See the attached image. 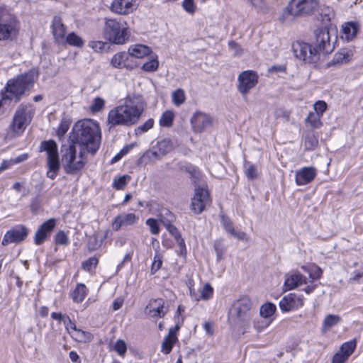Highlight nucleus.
<instances>
[{
	"label": "nucleus",
	"instance_id": "f257e3e1",
	"mask_svg": "<svg viewBox=\"0 0 363 363\" xmlns=\"http://www.w3.org/2000/svg\"><path fill=\"white\" fill-rule=\"evenodd\" d=\"M146 106L140 94L128 95L124 103L111 109L107 116V121L113 126H130L137 123Z\"/></svg>",
	"mask_w": 363,
	"mask_h": 363
},
{
	"label": "nucleus",
	"instance_id": "f03ea898",
	"mask_svg": "<svg viewBox=\"0 0 363 363\" xmlns=\"http://www.w3.org/2000/svg\"><path fill=\"white\" fill-rule=\"evenodd\" d=\"M72 142L87 153L94 154L99 147L101 130L99 124L91 119L79 121L73 128Z\"/></svg>",
	"mask_w": 363,
	"mask_h": 363
},
{
	"label": "nucleus",
	"instance_id": "7ed1b4c3",
	"mask_svg": "<svg viewBox=\"0 0 363 363\" xmlns=\"http://www.w3.org/2000/svg\"><path fill=\"white\" fill-rule=\"evenodd\" d=\"M252 301L247 296L235 301L229 313L230 325L242 334L249 331L252 320Z\"/></svg>",
	"mask_w": 363,
	"mask_h": 363
},
{
	"label": "nucleus",
	"instance_id": "20e7f679",
	"mask_svg": "<svg viewBox=\"0 0 363 363\" xmlns=\"http://www.w3.org/2000/svg\"><path fill=\"white\" fill-rule=\"evenodd\" d=\"M37 77V72L30 70L24 74H21L16 78L9 80L6 84V92L2 93L0 106L6 100H14L16 103L18 102L25 91L33 86Z\"/></svg>",
	"mask_w": 363,
	"mask_h": 363
},
{
	"label": "nucleus",
	"instance_id": "39448f33",
	"mask_svg": "<svg viewBox=\"0 0 363 363\" xmlns=\"http://www.w3.org/2000/svg\"><path fill=\"white\" fill-rule=\"evenodd\" d=\"M61 152L62 162L66 173L75 174L83 169L86 162V151L80 149L77 155L74 144H69L63 145Z\"/></svg>",
	"mask_w": 363,
	"mask_h": 363
},
{
	"label": "nucleus",
	"instance_id": "423d86ee",
	"mask_svg": "<svg viewBox=\"0 0 363 363\" xmlns=\"http://www.w3.org/2000/svg\"><path fill=\"white\" fill-rule=\"evenodd\" d=\"M104 35L111 43L123 45L128 39V28L125 21H118L113 18L108 19L105 23Z\"/></svg>",
	"mask_w": 363,
	"mask_h": 363
},
{
	"label": "nucleus",
	"instance_id": "0eeeda50",
	"mask_svg": "<svg viewBox=\"0 0 363 363\" xmlns=\"http://www.w3.org/2000/svg\"><path fill=\"white\" fill-rule=\"evenodd\" d=\"M20 25L16 18L0 7V41L13 40L18 35Z\"/></svg>",
	"mask_w": 363,
	"mask_h": 363
},
{
	"label": "nucleus",
	"instance_id": "6e6552de",
	"mask_svg": "<svg viewBox=\"0 0 363 363\" xmlns=\"http://www.w3.org/2000/svg\"><path fill=\"white\" fill-rule=\"evenodd\" d=\"M40 152H45L47 155V177L54 179L60 171V158L57 143L52 140H45L40 143Z\"/></svg>",
	"mask_w": 363,
	"mask_h": 363
},
{
	"label": "nucleus",
	"instance_id": "1a4fd4ad",
	"mask_svg": "<svg viewBox=\"0 0 363 363\" xmlns=\"http://www.w3.org/2000/svg\"><path fill=\"white\" fill-rule=\"evenodd\" d=\"M320 0H291L286 12L294 17H308L318 11Z\"/></svg>",
	"mask_w": 363,
	"mask_h": 363
},
{
	"label": "nucleus",
	"instance_id": "9d476101",
	"mask_svg": "<svg viewBox=\"0 0 363 363\" xmlns=\"http://www.w3.org/2000/svg\"><path fill=\"white\" fill-rule=\"evenodd\" d=\"M315 41L314 43V50L316 55H328L331 53L335 48V43L337 40L334 31L328 28L317 29L315 31Z\"/></svg>",
	"mask_w": 363,
	"mask_h": 363
},
{
	"label": "nucleus",
	"instance_id": "9b49d317",
	"mask_svg": "<svg viewBox=\"0 0 363 363\" xmlns=\"http://www.w3.org/2000/svg\"><path fill=\"white\" fill-rule=\"evenodd\" d=\"M34 114V108L30 104L21 105L16 111L11 129L16 134L22 133L30 123Z\"/></svg>",
	"mask_w": 363,
	"mask_h": 363
},
{
	"label": "nucleus",
	"instance_id": "f8f14e48",
	"mask_svg": "<svg viewBox=\"0 0 363 363\" xmlns=\"http://www.w3.org/2000/svg\"><path fill=\"white\" fill-rule=\"evenodd\" d=\"M211 202V199L207 185L204 183L196 185L191 203L192 211L196 214H200L207 206L210 205Z\"/></svg>",
	"mask_w": 363,
	"mask_h": 363
},
{
	"label": "nucleus",
	"instance_id": "ddd939ff",
	"mask_svg": "<svg viewBox=\"0 0 363 363\" xmlns=\"http://www.w3.org/2000/svg\"><path fill=\"white\" fill-rule=\"evenodd\" d=\"M213 117L205 112L197 111L194 112L191 118L190 123L192 131L195 133H201L213 125Z\"/></svg>",
	"mask_w": 363,
	"mask_h": 363
},
{
	"label": "nucleus",
	"instance_id": "4468645a",
	"mask_svg": "<svg viewBox=\"0 0 363 363\" xmlns=\"http://www.w3.org/2000/svg\"><path fill=\"white\" fill-rule=\"evenodd\" d=\"M238 82V90L242 96H246L257 84L258 75L252 70L243 71L239 74Z\"/></svg>",
	"mask_w": 363,
	"mask_h": 363
},
{
	"label": "nucleus",
	"instance_id": "2eb2a0df",
	"mask_svg": "<svg viewBox=\"0 0 363 363\" xmlns=\"http://www.w3.org/2000/svg\"><path fill=\"white\" fill-rule=\"evenodd\" d=\"M28 235V229L23 225H16L8 230L1 241L3 246L10 243H18L26 240Z\"/></svg>",
	"mask_w": 363,
	"mask_h": 363
},
{
	"label": "nucleus",
	"instance_id": "dca6fc26",
	"mask_svg": "<svg viewBox=\"0 0 363 363\" xmlns=\"http://www.w3.org/2000/svg\"><path fill=\"white\" fill-rule=\"evenodd\" d=\"M294 52L297 58L308 62H313L318 59L314 48L306 43L297 42L293 45Z\"/></svg>",
	"mask_w": 363,
	"mask_h": 363
},
{
	"label": "nucleus",
	"instance_id": "f3484780",
	"mask_svg": "<svg viewBox=\"0 0 363 363\" xmlns=\"http://www.w3.org/2000/svg\"><path fill=\"white\" fill-rule=\"evenodd\" d=\"M138 0H113L111 4V11L119 15H128L138 7Z\"/></svg>",
	"mask_w": 363,
	"mask_h": 363
},
{
	"label": "nucleus",
	"instance_id": "a211bd4d",
	"mask_svg": "<svg viewBox=\"0 0 363 363\" xmlns=\"http://www.w3.org/2000/svg\"><path fill=\"white\" fill-rule=\"evenodd\" d=\"M356 346L357 341L354 339L343 343L339 351L333 355L331 363H345L354 352Z\"/></svg>",
	"mask_w": 363,
	"mask_h": 363
},
{
	"label": "nucleus",
	"instance_id": "6ab92c4d",
	"mask_svg": "<svg viewBox=\"0 0 363 363\" xmlns=\"http://www.w3.org/2000/svg\"><path fill=\"white\" fill-rule=\"evenodd\" d=\"M303 305V298L293 293L284 296L279 301V308L283 312L297 309Z\"/></svg>",
	"mask_w": 363,
	"mask_h": 363
},
{
	"label": "nucleus",
	"instance_id": "aec40b11",
	"mask_svg": "<svg viewBox=\"0 0 363 363\" xmlns=\"http://www.w3.org/2000/svg\"><path fill=\"white\" fill-rule=\"evenodd\" d=\"M167 312L164 301L162 298L150 300L145 309V313L152 318L164 317Z\"/></svg>",
	"mask_w": 363,
	"mask_h": 363
},
{
	"label": "nucleus",
	"instance_id": "412c9836",
	"mask_svg": "<svg viewBox=\"0 0 363 363\" xmlns=\"http://www.w3.org/2000/svg\"><path fill=\"white\" fill-rule=\"evenodd\" d=\"M307 283L306 278L298 271H292L286 274L284 284V291L293 290Z\"/></svg>",
	"mask_w": 363,
	"mask_h": 363
},
{
	"label": "nucleus",
	"instance_id": "4be33fe9",
	"mask_svg": "<svg viewBox=\"0 0 363 363\" xmlns=\"http://www.w3.org/2000/svg\"><path fill=\"white\" fill-rule=\"evenodd\" d=\"M55 225L56 221L54 218H50L44 222L35 233L34 238L35 243L36 245H41L48 238Z\"/></svg>",
	"mask_w": 363,
	"mask_h": 363
},
{
	"label": "nucleus",
	"instance_id": "5701e85b",
	"mask_svg": "<svg viewBox=\"0 0 363 363\" xmlns=\"http://www.w3.org/2000/svg\"><path fill=\"white\" fill-rule=\"evenodd\" d=\"M317 170L313 167H305L296 172V183L297 185H306L311 183L316 177Z\"/></svg>",
	"mask_w": 363,
	"mask_h": 363
},
{
	"label": "nucleus",
	"instance_id": "b1692460",
	"mask_svg": "<svg viewBox=\"0 0 363 363\" xmlns=\"http://www.w3.org/2000/svg\"><path fill=\"white\" fill-rule=\"evenodd\" d=\"M52 33L55 43L60 44L66 36L67 28L60 16H55L52 23Z\"/></svg>",
	"mask_w": 363,
	"mask_h": 363
},
{
	"label": "nucleus",
	"instance_id": "393cba45",
	"mask_svg": "<svg viewBox=\"0 0 363 363\" xmlns=\"http://www.w3.org/2000/svg\"><path fill=\"white\" fill-rule=\"evenodd\" d=\"M138 220V217L135 213H121L115 218L112 223V228L118 231L122 226L133 225Z\"/></svg>",
	"mask_w": 363,
	"mask_h": 363
},
{
	"label": "nucleus",
	"instance_id": "a878e982",
	"mask_svg": "<svg viewBox=\"0 0 363 363\" xmlns=\"http://www.w3.org/2000/svg\"><path fill=\"white\" fill-rule=\"evenodd\" d=\"M179 330V325H177L174 328L169 329L167 335L164 337L162 342V352L167 354L172 351V347L177 341V333Z\"/></svg>",
	"mask_w": 363,
	"mask_h": 363
},
{
	"label": "nucleus",
	"instance_id": "bb28decb",
	"mask_svg": "<svg viewBox=\"0 0 363 363\" xmlns=\"http://www.w3.org/2000/svg\"><path fill=\"white\" fill-rule=\"evenodd\" d=\"M193 281H189V294L191 298H194L195 301H199L201 299L207 301L212 297L213 289L208 283H206L203 285L202 289L200 291V295L198 296L196 294L195 289L193 287Z\"/></svg>",
	"mask_w": 363,
	"mask_h": 363
},
{
	"label": "nucleus",
	"instance_id": "cd10ccee",
	"mask_svg": "<svg viewBox=\"0 0 363 363\" xmlns=\"http://www.w3.org/2000/svg\"><path fill=\"white\" fill-rule=\"evenodd\" d=\"M354 55V50L351 48H342L337 52L331 61L334 65H342L350 62Z\"/></svg>",
	"mask_w": 363,
	"mask_h": 363
},
{
	"label": "nucleus",
	"instance_id": "c85d7f7f",
	"mask_svg": "<svg viewBox=\"0 0 363 363\" xmlns=\"http://www.w3.org/2000/svg\"><path fill=\"white\" fill-rule=\"evenodd\" d=\"M151 52V49L144 45L138 44L130 46L128 48V56L134 57L136 58H143Z\"/></svg>",
	"mask_w": 363,
	"mask_h": 363
},
{
	"label": "nucleus",
	"instance_id": "c756f323",
	"mask_svg": "<svg viewBox=\"0 0 363 363\" xmlns=\"http://www.w3.org/2000/svg\"><path fill=\"white\" fill-rule=\"evenodd\" d=\"M129 56L127 52H120L116 54H115L111 60V64L113 67L116 68H122V67H127V68H132L131 66H130L127 61L128 60Z\"/></svg>",
	"mask_w": 363,
	"mask_h": 363
},
{
	"label": "nucleus",
	"instance_id": "7c9ffc66",
	"mask_svg": "<svg viewBox=\"0 0 363 363\" xmlns=\"http://www.w3.org/2000/svg\"><path fill=\"white\" fill-rule=\"evenodd\" d=\"M359 24L356 22H347L342 26V30L347 40H352L357 35Z\"/></svg>",
	"mask_w": 363,
	"mask_h": 363
},
{
	"label": "nucleus",
	"instance_id": "2f4dec72",
	"mask_svg": "<svg viewBox=\"0 0 363 363\" xmlns=\"http://www.w3.org/2000/svg\"><path fill=\"white\" fill-rule=\"evenodd\" d=\"M60 45H69L73 47L82 48L84 45V41L81 36L74 32H71L65 36L63 42Z\"/></svg>",
	"mask_w": 363,
	"mask_h": 363
},
{
	"label": "nucleus",
	"instance_id": "473e14b6",
	"mask_svg": "<svg viewBox=\"0 0 363 363\" xmlns=\"http://www.w3.org/2000/svg\"><path fill=\"white\" fill-rule=\"evenodd\" d=\"M340 321H341V318L338 315H335V314L327 315L323 321L322 332L326 333L332 327L337 325Z\"/></svg>",
	"mask_w": 363,
	"mask_h": 363
},
{
	"label": "nucleus",
	"instance_id": "72a5a7b5",
	"mask_svg": "<svg viewBox=\"0 0 363 363\" xmlns=\"http://www.w3.org/2000/svg\"><path fill=\"white\" fill-rule=\"evenodd\" d=\"M222 223L225 230L230 233L233 236L237 238L238 240H247V235L244 232H237L233 227L232 223L229 219L222 218Z\"/></svg>",
	"mask_w": 363,
	"mask_h": 363
},
{
	"label": "nucleus",
	"instance_id": "f704fd0d",
	"mask_svg": "<svg viewBox=\"0 0 363 363\" xmlns=\"http://www.w3.org/2000/svg\"><path fill=\"white\" fill-rule=\"evenodd\" d=\"M301 269L308 274L312 280L319 279L323 274L322 269L314 264L301 266Z\"/></svg>",
	"mask_w": 363,
	"mask_h": 363
},
{
	"label": "nucleus",
	"instance_id": "c9c22d12",
	"mask_svg": "<svg viewBox=\"0 0 363 363\" xmlns=\"http://www.w3.org/2000/svg\"><path fill=\"white\" fill-rule=\"evenodd\" d=\"M276 310L277 308L274 303L267 302L261 306L259 314L262 318L272 319V317L275 313Z\"/></svg>",
	"mask_w": 363,
	"mask_h": 363
},
{
	"label": "nucleus",
	"instance_id": "e433bc0d",
	"mask_svg": "<svg viewBox=\"0 0 363 363\" xmlns=\"http://www.w3.org/2000/svg\"><path fill=\"white\" fill-rule=\"evenodd\" d=\"M87 294L86 287L84 284H78L72 294V298L74 302H82Z\"/></svg>",
	"mask_w": 363,
	"mask_h": 363
},
{
	"label": "nucleus",
	"instance_id": "4c0bfd02",
	"mask_svg": "<svg viewBox=\"0 0 363 363\" xmlns=\"http://www.w3.org/2000/svg\"><path fill=\"white\" fill-rule=\"evenodd\" d=\"M28 158V154H23L13 159L5 160L0 165V172L10 168L16 164H18L26 161Z\"/></svg>",
	"mask_w": 363,
	"mask_h": 363
},
{
	"label": "nucleus",
	"instance_id": "58836bf2",
	"mask_svg": "<svg viewBox=\"0 0 363 363\" xmlns=\"http://www.w3.org/2000/svg\"><path fill=\"white\" fill-rule=\"evenodd\" d=\"M321 116L315 113L314 112H310L305 120L307 126L311 127L313 129L319 128L322 125Z\"/></svg>",
	"mask_w": 363,
	"mask_h": 363
},
{
	"label": "nucleus",
	"instance_id": "ea45409f",
	"mask_svg": "<svg viewBox=\"0 0 363 363\" xmlns=\"http://www.w3.org/2000/svg\"><path fill=\"white\" fill-rule=\"evenodd\" d=\"M71 335L76 341L79 342H89L93 339V335L90 333L78 328L74 333H72Z\"/></svg>",
	"mask_w": 363,
	"mask_h": 363
},
{
	"label": "nucleus",
	"instance_id": "a19ab883",
	"mask_svg": "<svg viewBox=\"0 0 363 363\" xmlns=\"http://www.w3.org/2000/svg\"><path fill=\"white\" fill-rule=\"evenodd\" d=\"M162 155L160 154L158 150H147L146 151L139 160V162H150L154 160H160Z\"/></svg>",
	"mask_w": 363,
	"mask_h": 363
},
{
	"label": "nucleus",
	"instance_id": "79ce46f5",
	"mask_svg": "<svg viewBox=\"0 0 363 363\" xmlns=\"http://www.w3.org/2000/svg\"><path fill=\"white\" fill-rule=\"evenodd\" d=\"M174 113L172 111H165L161 116L160 124L161 126L170 127L172 125Z\"/></svg>",
	"mask_w": 363,
	"mask_h": 363
},
{
	"label": "nucleus",
	"instance_id": "37998d69",
	"mask_svg": "<svg viewBox=\"0 0 363 363\" xmlns=\"http://www.w3.org/2000/svg\"><path fill=\"white\" fill-rule=\"evenodd\" d=\"M156 148L163 157L172 150V145L170 140H162L157 143Z\"/></svg>",
	"mask_w": 363,
	"mask_h": 363
},
{
	"label": "nucleus",
	"instance_id": "c03bdc74",
	"mask_svg": "<svg viewBox=\"0 0 363 363\" xmlns=\"http://www.w3.org/2000/svg\"><path fill=\"white\" fill-rule=\"evenodd\" d=\"M172 98L174 105L180 106L183 104L186 100L184 91L182 89H177L172 93Z\"/></svg>",
	"mask_w": 363,
	"mask_h": 363
},
{
	"label": "nucleus",
	"instance_id": "a18cd8bd",
	"mask_svg": "<svg viewBox=\"0 0 363 363\" xmlns=\"http://www.w3.org/2000/svg\"><path fill=\"white\" fill-rule=\"evenodd\" d=\"M247 1L258 12L265 13L268 11L269 8L264 0H247Z\"/></svg>",
	"mask_w": 363,
	"mask_h": 363
},
{
	"label": "nucleus",
	"instance_id": "49530a36",
	"mask_svg": "<svg viewBox=\"0 0 363 363\" xmlns=\"http://www.w3.org/2000/svg\"><path fill=\"white\" fill-rule=\"evenodd\" d=\"M176 363H196V355L194 352H189L180 355Z\"/></svg>",
	"mask_w": 363,
	"mask_h": 363
},
{
	"label": "nucleus",
	"instance_id": "de8ad7c7",
	"mask_svg": "<svg viewBox=\"0 0 363 363\" xmlns=\"http://www.w3.org/2000/svg\"><path fill=\"white\" fill-rule=\"evenodd\" d=\"M130 177L128 175H123L118 178L114 179L113 186L117 190L123 189L127 184V179H130Z\"/></svg>",
	"mask_w": 363,
	"mask_h": 363
},
{
	"label": "nucleus",
	"instance_id": "09e8293b",
	"mask_svg": "<svg viewBox=\"0 0 363 363\" xmlns=\"http://www.w3.org/2000/svg\"><path fill=\"white\" fill-rule=\"evenodd\" d=\"M273 319L262 318L254 321V328L257 332H261L267 328L272 322Z\"/></svg>",
	"mask_w": 363,
	"mask_h": 363
},
{
	"label": "nucleus",
	"instance_id": "8fccbe9b",
	"mask_svg": "<svg viewBox=\"0 0 363 363\" xmlns=\"http://www.w3.org/2000/svg\"><path fill=\"white\" fill-rule=\"evenodd\" d=\"M159 62L157 57L143 64L142 69L145 72H155L158 69Z\"/></svg>",
	"mask_w": 363,
	"mask_h": 363
},
{
	"label": "nucleus",
	"instance_id": "3c124183",
	"mask_svg": "<svg viewBox=\"0 0 363 363\" xmlns=\"http://www.w3.org/2000/svg\"><path fill=\"white\" fill-rule=\"evenodd\" d=\"M113 350L118 354V355L124 357L127 350L126 343L123 340H118L114 344Z\"/></svg>",
	"mask_w": 363,
	"mask_h": 363
},
{
	"label": "nucleus",
	"instance_id": "603ef678",
	"mask_svg": "<svg viewBox=\"0 0 363 363\" xmlns=\"http://www.w3.org/2000/svg\"><path fill=\"white\" fill-rule=\"evenodd\" d=\"M103 243V239H99L98 235H94L89 238L88 243L89 248L91 250H95L99 247Z\"/></svg>",
	"mask_w": 363,
	"mask_h": 363
},
{
	"label": "nucleus",
	"instance_id": "864d4df0",
	"mask_svg": "<svg viewBox=\"0 0 363 363\" xmlns=\"http://www.w3.org/2000/svg\"><path fill=\"white\" fill-rule=\"evenodd\" d=\"M162 257L160 254H156L154 256L153 262L151 267V273L155 274L162 267Z\"/></svg>",
	"mask_w": 363,
	"mask_h": 363
},
{
	"label": "nucleus",
	"instance_id": "5fc2aeb1",
	"mask_svg": "<svg viewBox=\"0 0 363 363\" xmlns=\"http://www.w3.org/2000/svg\"><path fill=\"white\" fill-rule=\"evenodd\" d=\"M174 219L175 217L174 214L167 210L160 215V221L164 225V226H165V222H168L169 224H172Z\"/></svg>",
	"mask_w": 363,
	"mask_h": 363
},
{
	"label": "nucleus",
	"instance_id": "6e6d98bb",
	"mask_svg": "<svg viewBox=\"0 0 363 363\" xmlns=\"http://www.w3.org/2000/svg\"><path fill=\"white\" fill-rule=\"evenodd\" d=\"M327 107V104L324 101H318L313 105L314 113L322 116Z\"/></svg>",
	"mask_w": 363,
	"mask_h": 363
},
{
	"label": "nucleus",
	"instance_id": "4d7b16f0",
	"mask_svg": "<svg viewBox=\"0 0 363 363\" xmlns=\"http://www.w3.org/2000/svg\"><path fill=\"white\" fill-rule=\"evenodd\" d=\"M105 102L104 99L100 97H96L94 99L92 105L90 107V109L92 112L96 113L100 111L104 107Z\"/></svg>",
	"mask_w": 363,
	"mask_h": 363
},
{
	"label": "nucleus",
	"instance_id": "13d9d810",
	"mask_svg": "<svg viewBox=\"0 0 363 363\" xmlns=\"http://www.w3.org/2000/svg\"><path fill=\"white\" fill-rule=\"evenodd\" d=\"M146 224L149 226L152 234L157 235L160 233L159 224L156 219L149 218L146 220Z\"/></svg>",
	"mask_w": 363,
	"mask_h": 363
},
{
	"label": "nucleus",
	"instance_id": "bf43d9fd",
	"mask_svg": "<svg viewBox=\"0 0 363 363\" xmlns=\"http://www.w3.org/2000/svg\"><path fill=\"white\" fill-rule=\"evenodd\" d=\"M182 7L187 13L190 14L194 13L196 9L194 0H184L182 2Z\"/></svg>",
	"mask_w": 363,
	"mask_h": 363
},
{
	"label": "nucleus",
	"instance_id": "052dcab7",
	"mask_svg": "<svg viewBox=\"0 0 363 363\" xmlns=\"http://www.w3.org/2000/svg\"><path fill=\"white\" fill-rule=\"evenodd\" d=\"M98 262L99 260L96 257H91L82 264V267L85 270L90 272L96 267Z\"/></svg>",
	"mask_w": 363,
	"mask_h": 363
},
{
	"label": "nucleus",
	"instance_id": "680f3d73",
	"mask_svg": "<svg viewBox=\"0 0 363 363\" xmlns=\"http://www.w3.org/2000/svg\"><path fill=\"white\" fill-rule=\"evenodd\" d=\"M106 43L102 41L93 40L89 43V46L95 52H102Z\"/></svg>",
	"mask_w": 363,
	"mask_h": 363
},
{
	"label": "nucleus",
	"instance_id": "e2e57ef3",
	"mask_svg": "<svg viewBox=\"0 0 363 363\" xmlns=\"http://www.w3.org/2000/svg\"><path fill=\"white\" fill-rule=\"evenodd\" d=\"M55 242L57 245H67L69 242L68 237L64 231H60L55 235Z\"/></svg>",
	"mask_w": 363,
	"mask_h": 363
},
{
	"label": "nucleus",
	"instance_id": "0e129e2a",
	"mask_svg": "<svg viewBox=\"0 0 363 363\" xmlns=\"http://www.w3.org/2000/svg\"><path fill=\"white\" fill-rule=\"evenodd\" d=\"M164 227L169 232V233L175 238L177 241H178L179 239H182L180 233L174 225L169 224L168 222H165Z\"/></svg>",
	"mask_w": 363,
	"mask_h": 363
},
{
	"label": "nucleus",
	"instance_id": "69168bd1",
	"mask_svg": "<svg viewBox=\"0 0 363 363\" xmlns=\"http://www.w3.org/2000/svg\"><path fill=\"white\" fill-rule=\"evenodd\" d=\"M228 45L231 50L233 51V54L235 56H240L242 53V49L241 46L235 41H230Z\"/></svg>",
	"mask_w": 363,
	"mask_h": 363
},
{
	"label": "nucleus",
	"instance_id": "338daca9",
	"mask_svg": "<svg viewBox=\"0 0 363 363\" xmlns=\"http://www.w3.org/2000/svg\"><path fill=\"white\" fill-rule=\"evenodd\" d=\"M352 284H360L363 282V272L355 271L354 275L348 280Z\"/></svg>",
	"mask_w": 363,
	"mask_h": 363
},
{
	"label": "nucleus",
	"instance_id": "774afa93",
	"mask_svg": "<svg viewBox=\"0 0 363 363\" xmlns=\"http://www.w3.org/2000/svg\"><path fill=\"white\" fill-rule=\"evenodd\" d=\"M247 177L249 179H254L258 176V171L254 165H250L245 171Z\"/></svg>",
	"mask_w": 363,
	"mask_h": 363
}]
</instances>
